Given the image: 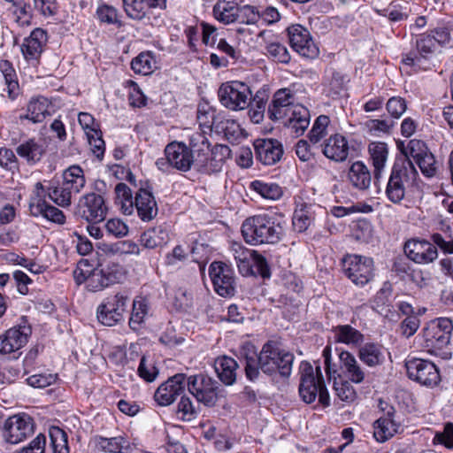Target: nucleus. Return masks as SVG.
Returning <instances> with one entry per match:
<instances>
[{"mask_svg": "<svg viewBox=\"0 0 453 453\" xmlns=\"http://www.w3.org/2000/svg\"><path fill=\"white\" fill-rule=\"evenodd\" d=\"M284 220H277L266 214L248 218L242 226L243 238L250 245L278 243L284 234Z\"/></svg>", "mask_w": 453, "mask_h": 453, "instance_id": "f03ea898", "label": "nucleus"}, {"mask_svg": "<svg viewBox=\"0 0 453 453\" xmlns=\"http://www.w3.org/2000/svg\"><path fill=\"white\" fill-rule=\"evenodd\" d=\"M46 42V32L41 28L34 29L29 37L26 38L21 45L24 58L27 61H37Z\"/></svg>", "mask_w": 453, "mask_h": 453, "instance_id": "bb28decb", "label": "nucleus"}, {"mask_svg": "<svg viewBox=\"0 0 453 453\" xmlns=\"http://www.w3.org/2000/svg\"><path fill=\"white\" fill-rule=\"evenodd\" d=\"M388 114L394 119H400L407 110L406 100L401 96H392L386 103Z\"/></svg>", "mask_w": 453, "mask_h": 453, "instance_id": "bf43d9fd", "label": "nucleus"}, {"mask_svg": "<svg viewBox=\"0 0 453 453\" xmlns=\"http://www.w3.org/2000/svg\"><path fill=\"white\" fill-rule=\"evenodd\" d=\"M118 267L97 268L84 280L89 291L96 292L120 280Z\"/></svg>", "mask_w": 453, "mask_h": 453, "instance_id": "b1692460", "label": "nucleus"}, {"mask_svg": "<svg viewBox=\"0 0 453 453\" xmlns=\"http://www.w3.org/2000/svg\"><path fill=\"white\" fill-rule=\"evenodd\" d=\"M129 297L123 293L107 296L98 306V321L107 326H112L124 319Z\"/></svg>", "mask_w": 453, "mask_h": 453, "instance_id": "1a4fd4ad", "label": "nucleus"}, {"mask_svg": "<svg viewBox=\"0 0 453 453\" xmlns=\"http://www.w3.org/2000/svg\"><path fill=\"white\" fill-rule=\"evenodd\" d=\"M96 267L88 259H81L75 270L73 271V278L77 284L84 283V280L94 272Z\"/></svg>", "mask_w": 453, "mask_h": 453, "instance_id": "e2e57ef3", "label": "nucleus"}, {"mask_svg": "<svg viewBox=\"0 0 453 453\" xmlns=\"http://www.w3.org/2000/svg\"><path fill=\"white\" fill-rule=\"evenodd\" d=\"M131 67L135 73L148 75L156 68V61L150 53L142 52L132 60Z\"/></svg>", "mask_w": 453, "mask_h": 453, "instance_id": "09e8293b", "label": "nucleus"}, {"mask_svg": "<svg viewBox=\"0 0 453 453\" xmlns=\"http://www.w3.org/2000/svg\"><path fill=\"white\" fill-rule=\"evenodd\" d=\"M219 101L229 110L242 111L250 105L251 91L250 87L241 81L222 84L219 88Z\"/></svg>", "mask_w": 453, "mask_h": 453, "instance_id": "6e6552de", "label": "nucleus"}, {"mask_svg": "<svg viewBox=\"0 0 453 453\" xmlns=\"http://www.w3.org/2000/svg\"><path fill=\"white\" fill-rule=\"evenodd\" d=\"M188 392L197 402L205 406H214L218 400V382L206 374L191 375L186 378Z\"/></svg>", "mask_w": 453, "mask_h": 453, "instance_id": "9d476101", "label": "nucleus"}, {"mask_svg": "<svg viewBox=\"0 0 453 453\" xmlns=\"http://www.w3.org/2000/svg\"><path fill=\"white\" fill-rule=\"evenodd\" d=\"M86 135L93 153L96 157L101 158L104 156L105 147L100 130H96Z\"/></svg>", "mask_w": 453, "mask_h": 453, "instance_id": "338daca9", "label": "nucleus"}, {"mask_svg": "<svg viewBox=\"0 0 453 453\" xmlns=\"http://www.w3.org/2000/svg\"><path fill=\"white\" fill-rule=\"evenodd\" d=\"M45 445V435L39 434L27 446L17 450L15 453H44Z\"/></svg>", "mask_w": 453, "mask_h": 453, "instance_id": "774afa93", "label": "nucleus"}, {"mask_svg": "<svg viewBox=\"0 0 453 453\" xmlns=\"http://www.w3.org/2000/svg\"><path fill=\"white\" fill-rule=\"evenodd\" d=\"M370 160L373 166L374 183L377 184L382 177L388 157V147L381 142H371L368 146Z\"/></svg>", "mask_w": 453, "mask_h": 453, "instance_id": "c756f323", "label": "nucleus"}, {"mask_svg": "<svg viewBox=\"0 0 453 453\" xmlns=\"http://www.w3.org/2000/svg\"><path fill=\"white\" fill-rule=\"evenodd\" d=\"M242 355L246 376L250 380L258 378L259 369L268 375L278 372L281 376L288 377L291 373L293 354L273 343L265 344L258 356L256 351L244 352Z\"/></svg>", "mask_w": 453, "mask_h": 453, "instance_id": "f257e3e1", "label": "nucleus"}, {"mask_svg": "<svg viewBox=\"0 0 453 453\" xmlns=\"http://www.w3.org/2000/svg\"><path fill=\"white\" fill-rule=\"evenodd\" d=\"M418 173L411 159L395 162L386 187V196L393 203H400L405 196L406 187L417 184Z\"/></svg>", "mask_w": 453, "mask_h": 453, "instance_id": "39448f33", "label": "nucleus"}, {"mask_svg": "<svg viewBox=\"0 0 453 453\" xmlns=\"http://www.w3.org/2000/svg\"><path fill=\"white\" fill-rule=\"evenodd\" d=\"M323 154L336 162L346 160L349 155V144L345 136L340 134L331 135L324 143Z\"/></svg>", "mask_w": 453, "mask_h": 453, "instance_id": "7c9ffc66", "label": "nucleus"}, {"mask_svg": "<svg viewBox=\"0 0 453 453\" xmlns=\"http://www.w3.org/2000/svg\"><path fill=\"white\" fill-rule=\"evenodd\" d=\"M296 96L289 88H281L275 92L268 107V116L272 120L285 119L295 105Z\"/></svg>", "mask_w": 453, "mask_h": 453, "instance_id": "393cba45", "label": "nucleus"}, {"mask_svg": "<svg viewBox=\"0 0 453 453\" xmlns=\"http://www.w3.org/2000/svg\"><path fill=\"white\" fill-rule=\"evenodd\" d=\"M237 362L229 357H219L215 360V370L220 380L226 385H232L236 380Z\"/></svg>", "mask_w": 453, "mask_h": 453, "instance_id": "e433bc0d", "label": "nucleus"}, {"mask_svg": "<svg viewBox=\"0 0 453 453\" xmlns=\"http://www.w3.org/2000/svg\"><path fill=\"white\" fill-rule=\"evenodd\" d=\"M393 122L388 119H369L365 123V130L371 134L379 136L380 134H389Z\"/></svg>", "mask_w": 453, "mask_h": 453, "instance_id": "5fc2aeb1", "label": "nucleus"}, {"mask_svg": "<svg viewBox=\"0 0 453 453\" xmlns=\"http://www.w3.org/2000/svg\"><path fill=\"white\" fill-rule=\"evenodd\" d=\"M299 370V395L302 400L306 403H311L319 396V401L323 406H329L330 396L325 385L320 366L314 369L309 362L303 361Z\"/></svg>", "mask_w": 453, "mask_h": 453, "instance_id": "7ed1b4c3", "label": "nucleus"}, {"mask_svg": "<svg viewBox=\"0 0 453 453\" xmlns=\"http://www.w3.org/2000/svg\"><path fill=\"white\" fill-rule=\"evenodd\" d=\"M334 389L337 396L342 401H345V402L354 401L357 394H356L355 388L350 385V381L348 380L336 381L335 377H334Z\"/></svg>", "mask_w": 453, "mask_h": 453, "instance_id": "6e6d98bb", "label": "nucleus"}, {"mask_svg": "<svg viewBox=\"0 0 453 453\" xmlns=\"http://www.w3.org/2000/svg\"><path fill=\"white\" fill-rule=\"evenodd\" d=\"M452 329V322L448 318H440L429 322L423 332L424 346L427 351L436 353L448 346Z\"/></svg>", "mask_w": 453, "mask_h": 453, "instance_id": "0eeeda50", "label": "nucleus"}, {"mask_svg": "<svg viewBox=\"0 0 453 453\" xmlns=\"http://www.w3.org/2000/svg\"><path fill=\"white\" fill-rule=\"evenodd\" d=\"M190 149H192V155L194 157V163L197 170L203 173H211L218 171L223 157L216 158L217 155L222 157L229 153V148L226 145H216L211 149L208 139L201 133H196L190 137Z\"/></svg>", "mask_w": 453, "mask_h": 453, "instance_id": "20e7f679", "label": "nucleus"}, {"mask_svg": "<svg viewBox=\"0 0 453 453\" xmlns=\"http://www.w3.org/2000/svg\"><path fill=\"white\" fill-rule=\"evenodd\" d=\"M403 251L410 260L418 265H428L438 258V250L431 240L411 238L405 242Z\"/></svg>", "mask_w": 453, "mask_h": 453, "instance_id": "dca6fc26", "label": "nucleus"}, {"mask_svg": "<svg viewBox=\"0 0 453 453\" xmlns=\"http://www.w3.org/2000/svg\"><path fill=\"white\" fill-rule=\"evenodd\" d=\"M346 276L357 286L367 284L373 277V261L370 257L348 255L342 259Z\"/></svg>", "mask_w": 453, "mask_h": 453, "instance_id": "9b49d317", "label": "nucleus"}, {"mask_svg": "<svg viewBox=\"0 0 453 453\" xmlns=\"http://www.w3.org/2000/svg\"><path fill=\"white\" fill-rule=\"evenodd\" d=\"M169 240L168 232L161 226L146 230L140 238L141 245L147 249H156L166 244Z\"/></svg>", "mask_w": 453, "mask_h": 453, "instance_id": "4c0bfd02", "label": "nucleus"}, {"mask_svg": "<svg viewBox=\"0 0 453 453\" xmlns=\"http://www.w3.org/2000/svg\"><path fill=\"white\" fill-rule=\"evenodd\" d=\"M165 158L156 161V165L161 171H167L170 167H173L181 172H188L195 161L190 146L180 142L167 144L165 148Z\"/></svg>", "mask_w": 453, "mask_h": 453, "instance_id": "423d86ee", "label": "nucleus"}, {"mask_svg": "<svg viewBox=\"0 0 453 453\" xmlns=\"http://www.w3.org/2000/svg\"><path fill=\"white\" fill-rule=\"evenodd\" d=\"M351 185L359 189L366 190L372 182V175L368 167L361 161L354 162L348 173Z\"/></svg>", "mask_w": 453, "mask_h": 453, "instance_id": "72a5a7b5", "label": "nucleus"}, {"mask_svg": "<svg viewBox=\"0 0 453 453\" xmlns=\"http://www.w3.org/2000/svg\"><path fill=\"white\" fill-rule=\"evenodd\" d=\"M185 386L186 375L177 373L160 385L155 392V401L162 406L170 405L184 391Z\"/></svg>", "mask_w": 453, "mask_h": 453, "instance_id": "412c9836", "label": "nucleus"}, {"mask_svg": "<svg viewBox=\"0 0 453 453\" xmlns=\"http://www.w3.org/2000/svg\"><path fill=\"white\" fill-rule=\"evenodd\" d=\"M96 16L101 22L107 24L119 23L117 10L113 6L108 4H101L98 6L96 10Z\"/></svg>", "mask_w": 453, "mask_h": 453, "instance_id": "69168bd1", "label": "nucleus"}, {"mask_svg": "<svg viewBox=\"0 0 453 453\" xmlns=\"http://www.w3.org/2000/svg\"><path fill=\"white\" fill-rule=\"evenodd\" d=\"M250 187L254 191L266 199L276 200L282 195L280 187L275 183H267L257 180L251 182Z\"/></svg>", "mask_w": 453, "mask_h": 453, "instance_id": "3c124183", "label": "nucleus"}, {"mask_svg": "<svg viewBox=\"0 0 453 453\" xmlns=\"http://www.w3.org/2000/svg\"><path fill=\"white\" fill-rule=\"evenodd\" d=\"M50 435L54 453H69L67 436L63 430L54 428L50 430Z\"/></svg>", "mask_w": 453, "mask_h": 453, "instance_id": "4d7b16f0", "label": "nucleus"}, {"mask_svg": "<svg viewBox=\"0 0 453 453\" xmlns=\"http://www.w3.org/2000/svg\"><path fill=\"white\" fill-rule=\"evenodd\" d=\"M337 342L357 345L364 340V335L349 325L337 326L333 329Z\"/></svg>", "mask_w": 453, "mask_h": 453, "instance_id": "a19ab883", "label": "nucleus"}, {"mask_svg": "<svg viewBox=\"0 0 453 453\" xmlns=\"http://www.w3.org/2000/svg\"><path fill=\"white\" fill-rule=\"evenodd\" d=\"M329 123L330 119L326 115H320L316 119L308 135L311 143H318L326 135V129Z\"/></svg>", "mask_w": 453, "mask_h": 453, "instance_id": "603ef678", "label": "nucleus"}, {"mask_svg": "<svg viewBox=\"0 0 453 453\" xmlns=\"http://www.w3.org/2000/svg\"><path fill=\"white\" fill-rule=\"evenodd\" d=\"M213 14L217 20L230 24L237 20L240 8L234 0H219L213 7Z\"/></svg>", "mask_w": 453, "mask_h": 453, "instance_id": "f704fd0d", "label": "nucleus"}, {"mask_svg": "<svg viewBox=\"0 0 453 453\" xmlns=\"http://www.w3.org/2000/svg\"><path fill=\"white\" fill-rule=\"evenodd\" d=\"M314 220V211L311 204H302L296 209L292 224L296 231L303 233L308 229Z\"/></svg>", "mask_w": 453, "mask_h": 453, "instance_id": "ea45409f", "label": "nucleus"}, {"mask_svg": "<svg viewBox=\"0 0 453 453\" xmlns=\"http://www.w3.org/2000/svg\"><path fill=\"white\" fill-rule=\"evenodd\" d=\"M416 48L418 55L410 53L403 58V63L407 65L416 67L417 69L426 70L428 68L426 61L433 56L436 50L434 40L431 35H422L416 41Z\"/></svg>", "mask_w": 453, "mask_h": 453, "instance_id": "6ab92c4d", "label": "nucleus"}, {"mask_svg": "<svg viewBox=\"0 0 453 453\" xmlns=\"http://www.w3.org/2000/svg\"><path fill=\"white\" fill-rule=\"evenodd\" d=\"M267 54L273 61L287 64L290 55L287 48L280 42H271L266 46Z\"/></svg>", "mask_w": 453, "mask_h": 453, "instance_id": "13d9d810", "label": "nucleus"}, {"mask_svg": "<svg viewBox=\"0 0 453 453\" xmlns=\"http://www.w3.org/2000/svg\"><path fill=\"white\" fill-rule=\"evenodd\" d=\"M63 184L73 191L79 193L85 186L83 170L79 165H72L63 173Z\"/></svg>", "mask_w": 453, "mask_h": 453, "instance_id": "79ce46f5", "label": "nucleus"}, {"mask_svg": "<svg viewBox=\"0 0 453 453\" xmlns=\"http://www.w3.org/2000/svg\"><path fill=\"white\" fill-rule=\"evenodd\" d=\"M116 199L120 204L121 211L126 215H131L134 212V203L130 188L120 182L115 187Z\"/></svg>", "mask_w": 453, "mask_h": 453, "instance_id": "de8ad7c7", "label": "nucleus"}, {"mask_svg": "<svg viewBox=\"0 0 453 453\" xmlns=\"http://www.w3.org/2000/svg\"><path fill=\"white\" fill-rule=\"evenodd\" d=\"M16 153L28 164L34 165L39 162L46 153V145L41 139L31 138L17 146Z\"/></svg>", "mask_w": 453, "mask_h": 453, "instance_id": "473e14b6", "label": "nucleus"}, {"mask_svg": "<svg viewBox=\"0 0 453 453\" xmlns=\"http://www.w3.org/2000/svg\"><path fill=\"white\" fill-rule=\"evenodd\" d=\"M53 105L50 101L44 96H35L30 99L27 106V113L20 116V119H26L33 123H41L46 117L51 115Z\"/></svg>", "mask_w": 453, "mask_h": 453, "instance_id": "cd10ccee", "label": "nucleus"}, {"mask_svg": "<svg viewBox=\"0 0 453 453\" xmlns=\"http://www.w3.org/2000/svg\"><path fill=\"white\" fill-rule=\"evenodd\" d=\"M418 165L422 174L426 178H434L437 175L439 167L432 152L415 161Z\"/></svg>", "mask_w": 453, "mask_h": 453, "instance_id": "864d4df0", "label": "nucleus"}, {"mask_svg": "<svg viewBox=\"0 0 453 453\" xmlns=\"http://www.w3.org/2000/svg\"><path fill=\"white\" fill-rule=\"evenodd\" d=\"M134 208L142 221H150L157 215V205L155 197L147 189L140 188L136 192L134 203Z\"/></svg>", "mask_w": 453, "mask_h": 453, "instance_id": "a878e982", "label": "nucleus"}, {"mask_svg": "<svg viewBox=\"0 0 453 453\" xmlns=\"http://www.w3.org/2000/svg\"><path fill=\"white\" fill-rule=\"evenodd\" d=\"M46 196H48V188L41 182H36L29 200L31 215L38 217L42 213V206L47 203Z\"/></svg>", "mask_w": 453, "mask_h": 453, "instance_id": "a18cd8bd", "label": "nucleus"}, {"mask_svg": "<svg viewBox=\"0 0 453 453\" xmlns=\"http://www.w3.org/2000/svg\"><path fill=\"white\" fill-rule=\"evenodd\" d=\"M357 356L360 361L369 367L381 365L385 361L382 347L375 343H365L361 346Z\"/></svg>", "mask_w": 453, "mask_h": 453, "instance_id": "c9c22d12", "label": "nucleus"}, {"mask_svg": "<svg viewBox=\"0 0 453 453\" xmlns=\"http://www.w3.org/2000/svg\"><path fill=\"white\" fill-rule=\"evenodd\" d=\"M73 193V191L63 183L48 187L49 198L61 207H67L71 204Z\"/></svg>", "mask_w": 453, "mask_h": 453, "instance_id": "49530a36", "label": "nucleus"}, {"mask_svg": "<svg viewBox=\"0 0 453 453\" xmlns=\"http://www.w3.org/2000/svg\"><path fill=\"white\" fill-rule=\"evenodd\" d=\"M340 368L344 378L355 384L369 382V374L349 351H342L339 354Z\"/></svg>", "mask_w": 453, "mask_h": 453, "instance_id": "5701e85b", "label": "nucleus"}, {"mask_svg": "<svg viewBox=\"0 0 453 453\" xmlns=\"http://www.w3.org/2000/svg\"><path fill=\"white\" fill-rule=\"evenodd\" d=\"M178 413L184 421L194 420L197 416V409L188 396H182L178 403Z\"/></svg>", "mask_w": 453, "mask_h": 453, "instance_id": "680f3d73", "label": "nucleus"}, {"mask_svg": "<svg viewBox=\"0 0 453 453\" xmlns=\"http://www.w3.org/2000/svg\"><path fill=\"white\" fill-rule=\"evenodd\" d=\"M31 334V326L26 322L8 329L0 335V353L11 354L19 351L27 344Z\"/></svg>", "mask_w": 453, "mask_h": 453, "instance_id": "f3484780", "label": "nucleus"}, {"mask_svg": "<svg viewBox=\"0 0 453 453\" xmlns=\"http://www.w3.org/2000/svg\"><path fill=\"white\" fill-rule=\"evenodd\" d=\"M253 145L256 158L265 165H273L282 157L283 147L278 140L257 139Z\"/></svg>", "mask_w": 453, "mask_h": 453, "instance_id": "4be33fe9", "label": "nucleus"}, {"mask_svg": "<svg viewBox=\"0 0 453 453\" xmlns=\"http://www.w3.org/2000/svg\"><path fill=\"white\" fill-rule=\"evenodd\" d=\"M267 97L265 94L257 92L253 100H250V118L253 123L258 124L263 121L266 108Z\"/></svg>", "mask_w": 453, "mask_h": 453, "instance_id": "8fccbe9b", "label": "nucleus"}, {"mask_svg": "<svg viewBox=\"0 0 453 453\" xmlns=\"http://www.w3.org/2000/svg\"><path fill=\"white\" fill-rule=\"evenodd\" d=\"M33 419L26 414L13 415L4 425L3 437L10 444H18L34 434Z\"/></svg>", "mask_w": 453, "mask_h": 453, "instance_id": "f8f14e48", "label": "nucleus"}, {"mask_svg": "<svg viewBox=\"0 0 453 453\" xmlns=\"http://www.w3.org/2000/svg\"><path fill=\"white\" fill-rule=\"evenodd\" d=\"M96 446L107 453H127L130 448L129 441L122 437L105 438L98 436L95 438Z\"/></svg>", "mask_w": 453, "mask_h": 453, "instance_id": "58836bf2", "label": "nucleus"}, {"mask_svg": "<svg viewBox=\"0 0 453 453\" xmlns=\"http://www.w3.org/2000/svg\"><path fill=\"white\" fill-rule=\"evenodd\" d=\"M431 151L426 144L420 140H411L406 148L405 155L411 157L413 161L420 160Z\"/></svg>", "mask_w": 453, "mask_h": 453, "instance_id": "052dcab7", "label": "nucleus"}, {"mask_svg": "<svg viewBox=\"0 0 453 453\" xmlns=\"http://www.w3.org/2000/svg\"><path fill=\"white\" fill-rule=\"evenodd\" d=\"M209 274L214 289L219 296L228 297L234 295L235 280L229 265L220 261H214L210 265Z\"/></svg>", "mask_w": 453, "mask_h": 453, "instance_id": "4468645a", "label": "nucleus"}, {"mask_svg": "<svg viewBox=\"0 0 453 453\" xmlns=\"http://www.w3.org/2000/svg\"><path fill=\"white\" fill-rule=\"evenodd\" d=\"M106 232L114 237L120 238L128 233V226L119 219H111L105 224Z\"/></svg>", "mask_w": 453, "mask_h": 453, "instance_id": "0e129e2a", "label": "nucleus"}, {"mask_svg": "<svg viewBox=\"0 0 453 453\" xmlns=\"http://www.w3.org/2000/svg\"><path fill=\"white\" fill-rule=\"evenodd\" d=\"M122 2L127 15L134 20L143 19L151 8H165V0H123Z\"/></svg>", "mask_w": 453, "mask_h": 453, "instance_id": "c85d7f7f", "label": "nucleus"}, {"mask_svg": "<svg viewBox=\"0 0 453 453\" xmlns=\"http://www.w3.org/2000/svg\"><path fill=\"white\" fill-rule=\"evenodd\" d=\"M76 214L88 222L103 221L107 214L104 197L96 193L82 196L78 202Z\"/></svg>", "mask_w": 453, "mask_h": 453, "instance_id": "2eb2a0df", "label": "nucleus"}, {"mask_svg": "<svg viewBox=\"0 0 453 453\" xmlns=\"http://www.w3.org/2000/svg\"><path fill=\"white\" fill-rule=\"evenodd\" d=\"M288 33L291 47L301 56L313 58L319 55V48L303 26L293 25L288 28Z\"/></svg>", "mask_w": 453, "mask_h": 453, "instance_id": "a211bd4d", "label": "nucleus"}, {"mask_svg": "<svg viewBox=\"0 0 453 453\" xmlns=\"http://www.w3.org/2000/svg\"><path fill=\"white\" fill-rule=\"evenodd\" d=\"M285 118L286 126L296 136L302 135L310 125V111L301 104L292 106Z\"/></svg>", "mask_w": 453, "mask_h": 453, "instance_id": "2f4dec72", "label": "nucleus"}, {"mask_svg": "<svg viewBox=\"0 0 453 453\" xmlns=\"http://www.w3.org/2000/svg\"><path fill=\"white\" fill-rule=\"evenodd\" d=\"M0 72L4 78L8 97L14 99L19 94V83L12 63L8 60H1Z\"/></svg>", "mask_w": 453, "mask_h": 453, "instance_id": "c03bdc74", "label": "nucleus"}, {"mask_svg": "<svg viewBox=\"0 0 453 453\" xmlns=\"http://www.w3.org/2000/svg\"><path fill=\"white\" fill-rule=\"evenodd\" d=\"M384 416L373 423V436L378 442H385L398 433L401 423L395 418V408L388 405L381 406Z\"/></svg>", "mask_w": 453, "mask_h": 453, "instance_id": "aec40b11", "label": "nucleus"}, {"mask_svg": "<svg viewBox=\"0 0 453 453\" xmlns=\"http://www.w3.org/2000/svg\"><path fill=\"white\" fill-rule=\"evenodd\" d=\"M149 313V303L146 298L137 296L133 301L129 326L133 330H138Z\"/></svg>", "mask_w": 453, "mask_h": 453, "instance_id": "37998d69", "label": "nucleus"}, {"mask_svg": "<svg viewBox=\"0 0 453 453\" xmlns=\"http://www.w3.org/2000/svg\"><path fill=\"white\" fill-rule=\"evenodd\" d=\"M405 365L408 377L423 386L434 387L441 380L439 370L430 361L413 358L408 360Z\"/></svg>", "mask_w": 453, "mask_h": 453, "instance_id": "ddd939ff", "label": "nucleus"}]
</instances>
